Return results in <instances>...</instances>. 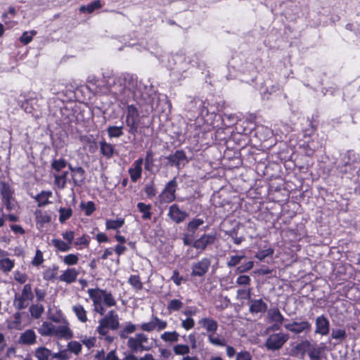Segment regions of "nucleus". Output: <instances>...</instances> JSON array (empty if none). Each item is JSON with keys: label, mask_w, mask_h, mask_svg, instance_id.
Listing matches in <instances>:
<instances>
[{"label": "nucleus", "mask_w": 360, "mask_h": 360, "mask_svg": "<svg viewBox=\"0 0 360 360\" xmlns=\"http://www.w3.org/2000/svg\"><path fill=\"white\" fill-rule=\"evenodd\" d=\"M88 86L96 93L113 94L117 99L126 103L130 99L143 100L147 104L153 107L155 92L150 87L138 82L136 78L129 75L120 77H108L105 81L94 76H89L87 79Z\"/></svg>", "instance_id": "1"}, {"label": "nucleus", "mask_w": 360, "mask_h": 360, "mask_svg": "<svg viewBox=\"0 0 360 360\" xmlns=\"http://www.w3.org/2000/svg\"><path fill=\"white\" fill-rule=\"evenodd\" d=\"M340 172L348 174L347 178L352 179L359 174L360 160L353 151H348L342 158L341 164L338 165Z\"/></svg>", "instance_id": "2"}, {"label": "nucleus", "mask_w": 360, "mask_h": 360, "mask_svg": "<svg viewBox=\"0 0 360 360\" xmlns=\"http://www.w3.org/2000/svg\"><path fill=\"white\" fill-rule=\"evenodd\" d=\"M120 326L119 316L115 310L109 311L98 321L96 331L101 336H106L109 330H115Z\"/></svg>", "instance_id": "3"}, {"label": "nucleus", "mask_w": 360, "mask_h": 360, "mask_svg": "<svg viewBox=\"0 0 360 360\" xmlns=\"http://www.w3.org/2000/svg\"><path fill=\"white\" fill-rule=\"evenodd\" d=\"M32 285L30 283L25 284L21 293L15 295L13 304L16 309L22 310L26 309L30 302L34 299Z\"/></svg>", "instance_id": "4"}, {"label": "nucleus", "mask_w": 360, "mask_h": 360, "mask_svg": "<svg viewBox=\"0 0 360 360\" xmlns=\"http://www.w3.org/2000/svg\"><path fill=\"white\" fill-rule=\"evenodd\" d=\"M125 122L129 127L128 132L135 136L139 127L140 114L138 108L133 104L127 106Z\"/></svg>", "instance_id": "5"}, {"label": "nucleus", "mask_w": 360, "mask_h": 360, "mask_svg": "<svg viewBox=\"0 0 360 360\" xmlns=\"http://www.w3.org/2000/svg\"><path fill=\"white\" fill-rule=\"evenodd\" d=\"M89 298L98 300L100 302L106 307H115L117 304L116 300L113 295L106 290L96 288H89L87 290Z\"/></svg>", "instance_id": "6"}, {"label": "nucleus", "mask_w": 360, "mask_h": 360, "mask_svg": "<svg viewBox=\"0 0 360 360\" xmlns=\"http://www.w3.org/2000/svg\"><path fill=\"white\" fill-rule=\"evenodd\" d=\"M178 184L176 178H173L167 183L164 189L159 195V201L161 203H169L176 198L175 193L176 191Z\"/></svg>", "instance_id": "7"}, {"label": "nucleus", "mask_w": 360, "mask_h": 360, "mask_svg": "<svg viewBox=\"0 0 360 360\" xmlns=\"http://www.w3.org/2000/svg\"><path fill=\"white\" fill-rule=\"evenodd\" d=\"M289 335L283 333H273L269 336L265 342L268 350L275 351L280 349L288 340Z\"/></svg>", "instance_id": "8"}, {"label": "nucleus", "mask_w": 360, "mask_h": 360, "mask_svg": "<svg viewBox=\"0 0 360 360\" xmlns=\"http://www.w3.org/2000/svg\"><path fill=\"white\" fill-rule=\"evenodd\" d=\"M167 326V322L166 321L162 320L156 316H153L150 321L141 324L140 328L146 332L161 331L165 329Z\"/></svg>", "instance_id": "9"}, {"label": "nucleus", "mask_w": 360, "mask_h": 360, "mask_svg": "<svg viewBox=\"0 0 360 360\" xmlns=\"http://www.w3.org/2000/svg\"><path fill=\"white\" fill-rule=\"evenodd\" d=\"M72 331L69 328L67 323L52 325V330L51 337L58 339L69 340L72 338Z\"/></svg>", "instance_id": "10"}, {"label": "nucleus", "mask_w": 360, "mask_h": 360, "mask_svg": "<svg viewBox=\"0 0 360 360\" xmlns=\"http://www.w3.org/2000/svg\"><path fill=\"white\" fill-rule=\"evenodd\" d=\"M211 261L205 257L191 265V276L202 277L205 276L209 270Z\"/></svg>", "instance_id": "11"}, {"label": "nucleus", "mask_w": 360, "mask_h": 360, "mask_svg": "<svg viewBox=\"0 0 360 360\" xmlns=\"http://www.w3.org/2000/svg\"><path fill=\"white\" fill-rule=\"evenodd\" d=\"M285 328L294 334L307 333L311 330V323L307 321H293L285 324Z\"/></svg>", "instance_id": "12"}, {"label": "nucleus", "mask_w": 360, "mask_h": 360, "mask_svg": "<svg viewBox=\"0 0 360 360\" xmlns=\"http://www.w3.org/2000/svg\"><path fill=\"white\" fill-rule=\"evenodd\" d=\"M165 159L171 166H175L178 169L183 167L188 162L183 150H176L174 154L167 156Z\"/></svg>", "instance_id": "13"}, {"label": "nucleus", "mask_w": 360, "mask_h": 360, "mask_svg": "<svg viewBox=\"0 0 360 360\" xmlns=\"http://www.w3.org/2000/svg\"><path fill=\"white\" fill-rule=\"evenodd\" d=\"M315 333L325 336L330 332V322L324 315L319 316L315 320Z\"/></svg>", "instance_id": "14"}, {"label": "nucleus", "mask_w": 360, "mask_h": 360, "mask_svg": "<svg viewBox=\"0 0 360 360\" xmlns=\"http://www.w3.org/2000/svg\"><path fill=\"white\" fill-rule=\"evenodd\" d=\"M168 216L174 222L180 224L186 219L188 213L181 210L176 204H173L169 208Z\"/></svg>", "instance_id": "15"}, {"label": "nucleus", "mask_w": 360, "mask_h": 360, "mask_svg": "<svg viewBox=\"0 0 360 360\" xmlns=\"http://www.w3.org/2000/svg\"><path fill=\"white\" fill-rule=\"evenodd\" d=\"M215 239L216 237L214 234H203L200 238L193 242V247L202 252L209 245L213 244Z\"/></svg>", "instance_id": "16"}, {"label": "nucleus", "mask_w": 360, "mask_h": 360, "mask_svg": "<svg viewBox=\"0 0 360 360\" xmlns=\"http://www.w3.org/2000/svg\"><path fill=\"white\" fill-rule=\"evenodd\" d=\"M267 317L270 321L274 323L273 326L274 330H278L285 319L278 308L269 309L267 311Z\"/></svg>", "instance_id": "17"}, {"label": "nucleus", "mask_w": 360, "mask_h": 360, "mask_svg": "<svg viewBox=\"0 0 360 360\" xmlns=\"http://www.w3.org/2000/svg\"><path fill=\"white\" fill-rule=\"evenodd\" d=\"M143 163V158H139L134 162L132 167L129 169V174L133 182H136L141 177Z\"/></svg>", "instance_id": "18"}, {"label": "nucleus", "mask_w": 360, "mask_h": 360, "mask_svg": "<svg viewBox=\"0 0 360 360\" xmlns=\"http://www.w3.org/2000/svg\"><path fill=\"white\" fill-rule=\"evenodd\" d=\"M79 274V271L75 268H68L62 272L58 279L62 282L70 284L76 281Z\"/></svg>", "instance_id": "19"}, {"label": "nucleus", "mask_w": 360, "mask_h": 360, "mask_svg": "<svg viewBox=\"0 0 360 360\" xmlns=\"http://www.w3.org/2000/svg\"><path fill=\"white\" fill-rule=\"evenodd\" d=\"M202 328L206 330L207 335L214 334L218 329V323L210 317H205L198 321Z\"/></svg>", "instance_id": "20"}, {"label": "nucleus", "mask_w": 360, "mask_h": 360, "mask_svg": "<svg viewBox=\"0 0 360 360\" xmlns=\"http://www.w3.org/2000/svg\"><path fill=\"white\" fill-rule=\"evenodd\" d=\"M267 309V304L260 299H252L249 302V311L252 314L264 313Z\"/></svg>", "instance_id": "21"}, {"label": "nucleus", "mask_w": 360, "mask_h": 360, "mask_svg": "<svg viewBox=\"0 0 360 360\" xmlns=\"http://www.w3.org/2000/svg\"><path fill=\"white\" fill-rule=\"evenodd\" d=\"M309 347L307 353L309 359L311 360H321V354L326 348V345L324 343H321L319 345H310Z\"/></svg>", "instance_id": "22"}, {"label": "nucleus", "mask_w": 360, "mask_h": 360, "mask_svg": "<svg viewBox=\"0 0 360 360\" xmlns=\"http://www.w3.org/2000/svg\"><path fill=\"white\" fill-rule=\"evenodd\" d=\"M18 341L20 344L32 345L37 342V335L33 330L28 329L21 333Z\"/></svg>", "instance_id": "23"}, {"label": "nucleus", "mask_w": 360, "mask_h": 360, "mask_svg": "<svg viewBox=\"0 0 360 360\" xmlns=\"http://www.w3.org/2000/svg\"><path fill=\"white\" fill-rule=\"evenodd\" d=\"M72 310L75 313L79 321L82 323H86L88 321L87 312L84 307L80 304H74L72 307Z\"/></svg>", "instance_id": "24"}, {"label": "nucleus", "mask_w": 360, "mask_h": 360, "mask_svg": "<svg viewBox=\"0 0 360 360\" xmlns=\"http://www.w3.org/2000/svg\"><path fill=\"white\" fill-rule=\"evenodd\" d=\"M99 144L101 153L108 159L111 158L115 152L114 146L104 140L101 141Z\"/></svg>", "instance_id": "25"}, {"label": "nucleus", "mask_w": 360, "mask_h": 360, "mask_svg": "<svg viewBox=\"0 0 360 360\" xmlns=\"http://www.w3.org/2000/svg\"><path fill=\"white\" fill-rule=\"evenodd\" d=\"M52 196V192L51 191H43L39 194H37L36 196L33 197L35 200L38 202L39 207H44L49 203L51 202L49 200V199Z\"/></svg>", "instance_id": "26"}, {"label": "nucleus", "mask_w": 360, "mask_h": 360, "mask_svg": "<svg viewBox=\"0 0 360 360\" xmlns=\"http://www.w3.org/2000/svg\"><path fill=\"white\" fill-rule=\"evenodd\" d=\"M127 346L132 352L148 350L149 347L141 345L136 336L129 338L127 341Z\"/></svg>", "instance_id": "27"}, {"label": "nucleus", "mask_w": 360, "mask_h": 360, "mask_svg": "<svg viewBox=\"0 0 360 360\" xmlns=\"http://www.w3.org/2000/svg\"><path fill=\"white\" fill-rule=\"evenodd\" d=\"M51 355V351L45 347H39L34 351V356L38 360H49Z\"/></svg>", "instance_id": "28"}, {"label": "nucleus", "mask_w": 360, "mask_h": 360, "mask_svg": "<svg viewBox=\"0 0 360 360\" xmlns=\"http://www.w3.org/2000/svg\"><path fill=\"white\" fill-rule=\"evenodd\" d=\"M15 266V261L8 257L0 259V270L5 274H8L12 271Z\"/></svg>", "instance_id": "29"}, {"label": "nucleus", "mask_w": 360, "mask_h": 360, "mask_svg": "<svg viewBox=\"0 0 360 360\" xmlns=\"http://www.w3.org/2000/svg\"><path fill=\"white\" fill-rule=\"evenodd\" d=\"M51 243L54 248L60 252H65L70 251L72 249L70 244L60 239H52Z\"/></svg>", "instance_id": "30"}, {"label": "nucleus", "mask_w": 360, "mask_h": 360, "mask_svg": "<svg viewBox=\"0 0 360 360\" xmlns=\"http://www.w3.org/2000/svg\"><path fill=\"white\" fill-rule=\"evenodd\" d=\"M29 311L32 318L39 319L44 312V307L39 302L32 304L30 306Z\"/></svg>", "instance_id": "31"}, {"label": "nucleus", "mask_w": 360, "mask_h": 360, "mask_svg": "<svg viewBox=\"0 0 360 360\" xmlns=\"http://www.w3.org/2000/svg\"><path fill=\"white\" fill-rule=\"evenodd\" d=\"M84 170L81 167H75L72 169V181L75 185H79L84 179Z\"/></svg>", "instance_id": "32"}, {"label": "nucleus", "mask_w": 360, "mask_h": 360, "mask_svg": "<svg viewBox=\"0 0 360 360\" xmlns=\"http://www.w3.org/2000/svg\"><path fill=\"white\" fill-rule=\"evenodd\" d=\"M160 338L165 342H176L179 341V334L176 331H167L161 334Z\"/></svg>", "instance_id": "33"}, {"label": "nucleus", "mask_w": 360, "mask_h": 360, "mask_svg": "<svg viewBox=\"0 0 360 360\" xmlns=\"http://www.w3.org/2000/svg\"><path fill=\"white\" fill-rule=\"evenodd\" d=\"M68 172H64L61 174H54V179H55V185L59 188V189H63L67 184V178H68Z\"/></svg>", "instance_id": "34"}, {"label": "nucleus", "mask_w": 360, "mask_h": 360, "mask_svg": "<svg viewBox=\"0 0 360 360\" xmlns=\"http://www.w3.org/2000/svg\"><path fill=\"white\" fill-rule=\"evenodd\" d=\"M107 132L110 138H119L124 134L123 126H109Z\"/></svg>", "instance_id": "35"}, {"label": "nucleus", "mask_w": 360, "mask_h": 360, "mask_svg": "<svg viewBox=\"0 0 360 360\" xmlns=\"http://www.w3.org/2000/svg\"><path fill=\"white\" fill-rule=\"evenodd\" d=\"M137 207L140 212L143 213L142 218L143 219H150L152 216V213L150 212L151 206L150 205H146L143 202H139L137 204Z\"/></svg>", "instance_id": "36"}, {"label": "nucleus", "mask_w": 360, "mask_h": 360, "mask_svg": "<svg viewBox=\"0 0 360 360\" xmlns=\"http://www.w3.org/2000/svg\"><path fill=\"white\" fill-rule=\"evenodd\" d=\"M51 322H44L37 329L38 333L42 336H51L52 330Z\"/></svg>", "instance_id": "37"}, {"label": "nucleus", "mask_w": 360, "mask_h": 360, "mask_svg": "<svg viewBox=\"0 0 360 360\" xmlns=\"http://www.w3.org/2000/svg\"><path fill=\"white\" fill-rule=\"evenodd\" d=\"M0 193L2 199L12 198L13 194V191L11 190L10 186L5 182H1L0 184Z\"/></svg>", "instance_id": "38"}, {"label": "nucleus", "mask_w": 360, "mask_h": 360, "mask_svg": "<svg viewBox=\"0 0 360 360\" xmlns=\"http://www.w3.org/2000/svg\"><path fill=\"white\" fill-rule=\"evenodd\" d=\"M35 218L36 222L42 226L51 221V217L46 212H43L41 210L35 212Z\"/></svg>", "instance_id": "39"}, {"label": "nucleus", "mask_w": 360, "mask_h": 360, "mask_svg": "<svg viewBox=\"0 0 360 360\" xmlns=\"http://www.w3.org/2000/svg\"><path fill=\"white\" fill-rule=\"evenodd\" d=\"M58 267L53 265L52 268H47L43 273V278L46 281H52L56 278Z\"/></svg>", "instance_id": "40"}, {"label": "nucleus", "mask_w": 360, "mask_h": 360, "mask_svg": "<svg viewBox=\"0 0 360 360\" xmlns=\"http://www.w3.org/2000/svg\"><path fill=\"white\" fill-rule=\"evenodd\" d=\"M200 58H201V56L200 54L193 53V54H191L190 56H188L186 58V60L187 63L190 64L191 66H195L199 68H201V67L202 65L200 62Z\"/></svg>", "instance_id": "41"}, {"label": "nucleus", "mask_w": 360, "mask_h": 360, "mask_svg": "<svg viewBox=\"0 0 360 360\" xmlns=\"http://www.w3.org/2000/svg\"><path fill=\"white\" fill-rule=\"evenodd\" d=\"M124 224L123 219H118L115 220L108 219L105 221V226L107 229L116 230L121 228Z\"/></svg>", "instance_id": "42"}, {"label": "nucleus", "mask_w": 360, "mask_h": 360, "mask_svg": "<svg viewBox=\"0 0 360 360\" xmlns=\"http://www.w3.org/2000/svg\"><path fill=\"white\" fill-rule=\"evenodd\" d=\"M102 6L101 3L99 0H96L86 6H82L80 7L79 11L81 12H87L89 13H92L96 9H98Z\"/></svg>", "instance_id": "43"}, {"label": "nucleus", "mask_w": 360, "mask_h": 360, "mask_svg": "<svg viewBox=\"0 0 360 360\" xmlns=\"http://www.w3.org/2000/svg\"><path fill=\"white\" fill-rule=\"evenodd\" d=\"M347 337L345 329L333 328L331 331V338L342 342Z\"/></svg>", "instance_id": "44"}, {"label": "nucleus", "mask_w": 360, "mask_h": 360, "mask_svg": "<svg viewBox=\"0 0 360 360\" xmlns=\"http://www.w3.org/2000/svg\"><path fill=\"white\" fill-rule=\"evenodd\" d=\"M136 330V326L134 323L129 322L120 331V335L121 338H127L129 334L133 333Z\"/></svg>", "instance_id": "45"}, {"label": "nucleus", "mask_w": 360, "mask_h": 360, "mask_svg": "<svg viewBox=\"0 0 360 360\" xmlns=\"http://www.w3.org/2000/svg\"><path fill=\"white\" fill-rule=\"evenodd\" d=\"M59 221L65 222L72 214V210L70 208L60 207L59 209Z\"/></svg>", "instance_id": "46"}, {"label": "nucleus", "mask_w": 360, "mask_h": 360, "mask_svg": "<svg viewBox=\"0 0 360 360\" xmlns=\"http://www.w3.org/2000/svg\"><path fill=\"white\" fill-rule=\"evenodd\" d=\"M63 262L68 266H73L78 263L79 257L75 254H69L62 258Z\"/></svg>", "instance_id": "47"}, {"label": "nucleus", "mask_w": 360, "mask_h": 360, "mask_svg": "<svg viewBox=\"0 0 360 360\" xmlns=\"http://www.w3.org/2000/svg\"><path fill=\"white\" fill-rule=\"evenodd\" d=\"M37 34V31L32 30L30 32L25 31L22 33V36L20 37V41L24 44H28L32 40L34 35Z\"/></svg>", "instance_id": "48"}, {"label": "nucleus", "mask_w": 360, "mask_h": 360, "mask_svg": "<svg viewBox=\"0 0 360 360\" xmlns=\"http://www.w3.org/2000/svg\"><path fill=\"white\" fill-rule=\"evenodd\" d=\"M184 306L183 302L177 299L172 300L168 305H167V309L169 311H177L180 310Z\"/></svg>", "instance_id": "49"}, {"label": "nucleus", "mask_w": 360, "mask_h": 360, "mask_svg": "<svg viewBox=\"0 0 360 360\" xmlns=\"http://www.w3.org/2000/svg\"><path fill=\"white\" fill-rule=\"evenodd\" d=\"M173 351L176 355H185L190 352V347L187 345H176L173 347Z\"/></svg>", "instance_id": "50"}, {"label": "nucleus", "mask_w": 360, "mask_h": 360, "mask_svg": "<svg viewBox=\"0 0 360 360\" xmlns=\"http://www.w3.org/2000/svg\"><path fill=\"white\" fill-rule=\"evenodd\" d=\"M204 223L202 219H193L188 224L187 229L188 231L195 232Z\"/></svg>", "instance_id": "51"}, {"label": "nucleus", "mask_w": 360, "mask_h": 360, "mask_svg": "<svg viewBox=\"0 0 360 360\" xmlns=\"http://www.w3.org/2000/svg\"><path fill=\"white\" fill-rule=\"evenodd\" d=\"M93 302L94 311L100 315H104L105 312V305L98 301V300H95L94 298H90Z\"/></svg>", "instance_id": "52"}, {"label": "nucleus", "mask_w": 360, "mask_h": 360, "mask_svg": "<svg viewBox=\"0 0 360 360\" xmlns=\"http://www.w3.org/2000/svg\"><path fill=\"white\" fill-rule=\"evenodd\" d=\"M68 349L76 355H78L82 350V345L77 341H70L68 344Z\"/></svg>", "instance_id": "53"}, {"label": "nucleus", "mask_w": 360, "mask_h": 360, "mask_svg": "<svg viewBox=\"0 0 360 360\" xmlns=\"http://www.w3.org/2000/svg\"><path fill=\"white\" fill-rule=\"evenodd\" d=\"M237 299L248 300L249 302L251 299V289H238L237 290Z\"/></svg>", "instance_id": "54"}, {"label": "nucleus", "mask_w": 360, "mask_h": 360, "mask_svg": "<svg viewBox=\"0 0 360 360\" xmlns=\"http://www.w3.org/2000/svg\"><path fill=\"white\" fill-rule=\"evenodd\" d=\"M129 283L137 290H139L143 288V284L139 276L131 275L129 278Z\"/></svg>", "instance_id": "55"}, {"label": "nucleus", "mask_w": 360, "mask_h": 360, "mask_svg": "<svg viewBox=\"0 0 360 360\" xmlns=\"http://www.w3.org/2000/svg\"><path fill=\"white\" fill-rule=\"evenodd\" d=\"M208 341L213 345L223 347L226 345V340L219 337H214V334L207 335Z\"/></svg>", "instance_id": "56"}, {"label": "nucleus", "mask_w": 360, "mask_h": 360, "mask_svg": "<svg viewBox=\"0 0 360 360\" xmlns=\"http://www.w3.org/2000/svg\"><path fill=\"white\" fill-rule=\"evenodd\" d=\"M274 252V249L269 248L266 250L259 251L256 255L255 257L259 261H263L266 257L271 256Z\"/></svg>", "instance_id": "57"}, {"label": "nucleus", "mask_w": 360, "mask_h": 360, "mask_svg": "<svg viewBox=\"0 0 360 360\" xmlns=\"http://www.w3.org/2000/svg\"><path fill=\"white\" fill-rule=\"evenodd\" d=\"M81 208L84 210L86 216H90L96 210L95 204L92 201H89L86 203H82Z\"/></svg>", "instance_id": "58"}, {"label": "nucleus", "mask_w": 360, "mask_h": 360, "mask_svg": "<svg viewBox=\"0 0 360 360\" xmlns=\"http://www.w3.org/2000/svg\"><path fill=\"white\" fill-rule=\"evenodd\" d=\"M254 266V262L252 261H249L245 264H241L240 266H238L236 269V274H243L245 272H247L252 269Z\"/></svg>", "instance_id": "59"}, {"label": "nucleus", "mask_w": 360, "mask_h": 360, "mask_svg": "<svg viewBox=\"0 0 360 360\" xmlns=\"http://www.w3.org/2000/svg\"><path fill=\"white\" fill-rule=\"evenodd\" d=\"M43 252L37 249L35 252V255L32 260V264L34 266H38L44 262Z\"/></svg>", "instance_id": "60"}, {"label": "nucleus", "mask_w": 360, "mask_h": 360, "mask_svg": "<svg viewBox=\"0 0 360 360\" xmlns=\"http://www.w3.org/2000/svg\"><path fill=\"white\" fill-rule=\"evenodd\" d=\"M245 256L244 255H233L230 257L229 260L227 262V266L229 267H233L238 265L240 261L244 259Z\"/></svg>", "instance_id": "61"}, {"label": "nucleus", "mask_w": 360, "mask_h": 360, "mask_svg": "<svg viewBox=\"0 0 360 360\" xmlns=\"http://www.w3.org/2000/svg\"><path fill=\"white\" fill-rule=\"evenodd\" d=\"M251 283V278L249 276L247 275H240L239 276L236 281V283L238 285H243V286H248L250 285Z\"/></svg>", "instance_id": "62"}, {"label": "nucleus", "mask_w": 360, "mask_h": 360, "mask_svg": "<svg viewBox=\"0 0 360 360\" xmlns=\"http://www.w3.org/2000/svg\"><path fill=\"white\" fill-rule=\"evenodd\" d=\"M66 166V161L64 159L54 160L51 163V167L57 172L60 171Z\"/></svg>", "instance_id": "63"}, {"label": "nucleus", "mask_w": 360, "mask_h": 360, "mask_svg": "<svg viewBox=\"0 0 360 360\" xmlns=\"http://www.w3.org/2000/svg\"><path fill=\"white\" fill-rule=\"evenodd\" d=\"M14 279L15 281L20 284H24L27 281V275L19 271H15L13 273Z\"/></svg>", "instance_id": "64"}]
</instances>
